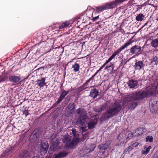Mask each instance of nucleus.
<instances>
[{
  "instance_id": "393cba45",
  "label": "nucleus",
  "mask_w": 158,
  "mask_h": 158,
  "mask_svg": "<svg viewBox=\"0 0 158 158\" xmlns=\"http://www.w3.org/2000/svg\"><path fill=\"white\" fill-rule=\"evenodd\" d=\"M151 44L152 47L154 48L157 47L158 46V39H155L153 40L151 43Z\"/></svg>"
},
{
  "instance_id": "f8f14e48",
  "label": "nucleus",
  "mask_w": 158,
  "mask_h": 158,
  "mask_svg": "<svg viewBox=\"0 0 158 158\" xmlns=\"http://www.w3.org/2000/svg\"><path fill=\"white\" fill-rule=\"evenodd\" d=\"M9 79L10 81L14 83H16L20 81L21 78L19 76L12 75L9 77Z\"/></svg>"
},
{
  "instance_id": "20e7f679",
  "label": "nucleus",
  "mask_w": 158,
  "mask_h": 158,
  "mask_svg": "<svg viewBox=\"0 0 158 158\" xmlns=\"http://www.w3.org/2000/svg\"><path fill=\"white\" fill-rule=\"evenodd\" d=\"M121 107L118 102L110 104L109 106L106 108V113L103 115V119L106 120L118 113L120 110Z\"/></svg>"
},
{
  "instance_id": "49530a36",
  "label": "nucleus",
  "mask_w": 158,
  "mask_h": 158,
  "mask_svg": "<svg viewBox=\"0 0 158 158\" xmlns=\"http://www.w3.org/2000/svg\"><path fill=\"white\" fill-rule=\"evenodd\" d=\"M148 148V150H150L152 148L151 146H149L148 148Z\"/></svg>"
},
{
  "instance_id": "c03bdc74",
  "label": "nucleus",
  "mask_w": 158,
  "mask_h": 158,
  "mask_svg": "<svg viewBox=\"0 0 158 158\" xmlns=\"http://www.w3.org/2000/svg\"><path fill=\"white\" fill-rule=\"evenodd\" d=\"M149 151L150 150H148V149L147 148L146 149V152H147L146 153H149Z\"/></svg>"
},
{
  "instance_id": "473e14b6",
  "label": "nucleus",
  "mask_w": 158,
  "mask_h": 158,
  "mask_svg": "<svg viewBox=\"0 0 158 158\" xmlns=\"http://www.w3.org/2000/svg\"><path fill=\"white\" fill-rule=\"evenodd\" d=\"M152 62H155V64H157L158 63V58L157 57H155L152 60Z\"/></svg>"
},
{
  "instance_id": "864d4df0",
  "label": "nucleus",
  "mask_w": 158,
  "mask_h": 158,
  "mask_svg": "<svg viewBox=\"0 0 158 158\" xmlns=\"http://www.w3.org/2000/svg\"><path fill=\"white\" fill-rule=\"evenodd\" d=\"M120 136V135H119L118 137V139H119V137Z\"/></svg>"
},
{
  "instance_id": "37998d69",
  "label": "nucleus",
  "mask_w": 158,
  "mask_h": 158,
  "mask_svg": "<svg viewBox=\"0 0 158 158\" xmlns=\"http://www.w3.org/2000/svg\"><path fill=\"white\" fill-rule=\"evenodd\" d=\"M110 66H108V65L106 66L105 68V69H107L109 67H110Z\"/></svg>"
},
{
  "instance_id": "f3484780",
  "label": "nucleus",
  "mask_w": 158,
  "mask_h": 158,
  "mask_svg": "<svg viewBox=\"0 0 158 158\" xmlns=\"http://www.w3.org/2000/svg\"><path fill=\"white\" fill-rule=\"evenodd\" d=\"M98 91L97 89H92L90 92V96L94 98H96L98 95Z\"/></svg>"
},
{
  "instance_id": "72a5a7b5",
  "label": "nucleus",
  "mask_w": 158,
  "mask_h": 158,
  "mask_svg": "<svg viewBox=\"0 0 158 158\" xmlns=\"http://www.w3.org/2000/svg\"><path fill=\"white\" fill-rule=\"evenodd\" d=\"M139 144V143L138 142H135L132 144L133 147H134V148H135L137 147Z\"/></svg>"
},
{
  "instance_id": "b1692460",
  "label": "nucleus",
  "mask_w": 158,
  "mask_h": 158,
  "mask_svg": "<svg viewBox=\"0 0 158 158\" xmlns=\"http://www.w3.org/2000/svg\"><path fill=\"white\" fill-rule=\"evenodd\" d=\"M106 9L105 5H103L101 6L98 7H97L96 11L98 13H99L102 11Z\"/></svg>"
},
{
  "instance_id": "2eb2a0df",
  "label": "nucleus",
  "mask_w": 158,
  "mask_h": 158,
  "mask_svg": "<svg viewBox=\"0 0 158 158\" xmlns=\"http://www.w3.org/2000/svg\"><path fill=\"white\" fill-rule=\"evenodd\" d=\"M68 154V153L65 151H63L54 155V158H61L64 157Z\"/></svg>"
},
{
  "instance_id": "5701e85b",
  "label": "nucleus",
  "mask_w": 158,
  "mask_h": 158,
  "mask_svg": "<svg viewBox=\"0 0 158 158\" xmlns=\"http://www.w3.org/2000/svg\"><path fill=\"white\" fill-rule=\"evenodd\" d=\"M37 138V136L36 133L34 131L31 135L30 137V140L32 142V140H35Z\"/></svg>"
},
{
  "instance_id": "0eeeda50",
  "label": "nucleus",
  "mask_w": 158,
  "mask_h": 158,
  "mask_svg": "<svg viewBox=\"0 0 158 158\" xmlns=\"http://www.w3.org/2000/svg\"><path fill=\"white\" fill-rule=\"evenodd\" d=\"M39 143H38V145H40L41 152L44 153H46L47 152L49 147L48 143L45 142L40 144H39Z\"/></svg>"
},
{
  "instance_id": "aec40b11",
  "label": "nucleus",
  "mask_w": 158,
  "mask_h": 158,
  "mask_svg": "<svg viewBox=\"0 0 158 158\" xmlns=\"http://www.w3.org/2000/svg\"><path fill=\"white\" fill-rule=\"evenodd\" d=\"M69 24V22L68 21H66L65 22L62 23L59 26V28L60 29H63L68 26Z\"/></svg>"
},
{
  "instance_id": "2f4dec72",
  "label": "nucleus",
  "mask_w": 158,
  "mask_h": 158,
  "mask_svg": "<svg viewBox=\"0 0 158 158\" xmlns=\"http://www.w3.org/2000/svg\"><path fill=\"white\" fill-rule=\"evenodd\" d=\"M153 140V137L152 136H147L146 139V141H149L151 142H152Z\"/></svg>"
},
{
  "instance_id": "4c0bfd02",
  "label": "nucleus",
  "mask_w": 158,
  "mask_h": 158,
  "mask_svg": "<svg viewBox=\"0 0 158 158\" xmlns=\"http://www.w3.org/2000/svg\"><path fill=\"white\" fill-rule=\"evenodd\" d=\"M147 152H146V151H143V150L142 151V154H144V155H146L148 153H146Z\"/></svg>"
},
{
  "instance_id": "4be33fe9",
  "label": "nucleus",
  "mask_w": 158,
  "mask_h": 158,
  "mask_svg": "<svg viewBox=\"0 0 158 158\" xmlns=\"http://www.w3.org/2000/svg\"><path fill=\"white\" fill-rule=\"evenodd\" d=\"M72 68L73 69V71L76 72L79 70L80 66L78 64L76 63L72 65Z\"/></svg>"
},
{
  "instance_id": "6ab92c4d",
  "label": "nucleus",
  "mask_w": 158,
  "mask_h": 158,
  "mask_svg": "<svg viewBox=\"0 0 158 158\" xmlns=\"http://www.w3.org/2000/svg\"><path fill=\"white\" fill-rule=\"evenodd\" d=\"M146 130L143 127L139 128L136 130L135 132L137 135H140L145 131Z\"/></svg>"
},
{
  "instance_id": "9b49d317",
  "label": "nucleus",
  "mask_w": 158,
  "mask_h": 158,
  "mask_svg": "<svg viewBox=\"0 0 158 158\" xmlns=\"http://www.w3.org/2000/svg\"><path fill=\"white\" fill-rule=\"evenodd\" d=\"M141 50V48L138 45H135L132 47L130 49V52L132 54H137Z\"/></svg>"
},
{
  "instance_id": "a18cd8bd",
  "label": "nucleus",
  "mask_w": 158,
  "mask_h": 158,
  "mask_svg": "<svg viewBox=\"0 0 158 158\" xmlns=\"http://www.w3.org/2000/svg\"><path fill=\"white\" fill-rule=\"evenodd\" d=\"M100 71H98V70L97 72L95 73L94 75V76H95L96 75H97V74L98 73V72H99Z\"/></svg>"
},
{
  "instance_id": "3c124183",
  "label": "nucleus",
  "mask_w": 158,
  "mask_h": 158,
  "mask_svg": "<svg viewBox=\"0 0 158 158\" xmlns=\"http://www.w3.org/2000/svg\"><path fill=\"white\" fill-rule=\"evenodd\" d=\"M86 138H83V140H85Z\"/></svg>"
},
{
  "instance_id": "f704fd0d",
  "label": "nucleus",
  "mask_w": 158,
  "mask_h": 158,
  "mask_svg": "<svg viewBox=\"0 0 158 158\" xmlns=\"http://www.w3.org/2000/svg\"><path fill=\"white\" fill-rule=\"evenodd\" d=\"M23 114L25 115L26 117L27 116L28 114V111L26 110H24L23 111Z\"/></svg>"
},
{
  "instance_id": "7ed1b4c3",
  "label": "nucleus",
  "mask_w": 158,
  "mask_h": 158,
  "mask_svg": "<svg viewBox=\"0 0 158 158\" xmlns=\"http://www.w3.org/2000/svg\"><path fill=\"white\" fill-rule=\"evenodd\" d=\"M152 94V93L150 94H149V91H140L138 92L133 93L129 95L124 100L123 105L126 106L127 105L126 104V103L127 102L128 103L130 101L142 99L145 97H148L149 95H151Z\"/></svg>"
},
{
  "instance_id": "5fc2aeb1",
  "label": "nucleus",
  "mask_w": 158,
  "mask_h": 158,
  "mask_svg": "<svg viewBox=\"0 0 158 158\" xmlns=\"http://www.w3.org/2000/svg\"><path fill=\"white\" fill-rule=\"evenodd\" d=\"M156 20H158V18H157V19H156Z\"/></svg>"
},
{
  "instance_id": "ddd939ff",
  "label": "nucleus",
  "mask_w": 158,
  "mask_h": 158,
  "mask_svg": "<svg viewBox=\"0 0 158 158\" xmlns=\"http://www.w3.org/2000/svg\"><path fill=\"white\" fill-rule=\"evenodd\" d=\"M144 66L143 62L142 61H136L134 67L135 70H139Z\"/></svg>"
},
{
  "instance_id": "7c9ffc66",
  "label": "nucleus",
  "mask_w": 158,
  "mask_h": 158,
  "mask_svg": "<svg viewBox=\"0 0 158 158\" xmlns=\"http://www.w3.org/2000/svg\"><path fill=\"white\" fill-rule=\"evenodd\" d=\"M137 104L136 102H132L131 103L130 106H129V107L131 109H134L137 106Z\"/></svg>"
},
{
  "instance_id": "de8ad7c7",
  "label": "nucleus",
  "mask_w": 158,
  "mask_h": 158,
  "mask_svg": "<svg viewBox=\"0 0 158 158\" xmlns=\"http://www.w3.org/2000/svg\"><path fill=\"white\" fill-rule=\"evenodd\" d=\"M32 158H39L38 156H34Z\"/></svg>"
},
{
  "instance_id": "603ef678",
  "label": "nucleus",
  "mask_w": 158,
  "mask_h": 158,
  "mask_svg": "<svg viewBox=\"0 0 158 158\" xmlns=\"http://www.w3.org/2000/svg\"><path fill=\"white\" fill-rule=\"evenodd\" d=\"M9 151H10V148L9 149ZM8 149H7V150H6V151H8Z\"/></svg>"
},
{
  "instance_id": "f03ea898",
  "label": "nucleus",
  "mask_w": 158,
  "mask_h": 158,
  "mask_svg": "<svg viewBox=\"0 0 158 158\" xmlns=\"http://www.w3.org/2000/svg\"><path fill=\"white\" fill-rule=\"evenodd\" d=\"M77 113L79 115L77 123L80 126V131L82 132H85L86 128L85 123H87L89 120V118L86 117V112L83 108H80L77 110Z\"/></svg>"
},
{
  "instance_id": "a211bd4d",
  "label": "nucleus",
  "mask_w": 158,
  "mask_h": 158,
  "mask_svg": "<svg viewBox=\"0 0 158 158\" xmlns=\"http://www.w3.org/2000/svg\"><path fill=\"white\" fill-rule=\"evenodd\" d=\"M110 144V142L108 143L101 144L99 146L98 148L101 150H105L108 148Z\"/></svg>"
},
{
  "instance_id": "09e8293b",
  "label": "nucleus",
  "mask_w": 158,
  "mask_h": 158,
  "mask_svg": "<svg viewBox=\"0 0 158 158\" xmlns=\"http://www.w3.org/2000/svg\"><path fill=\"white\" fill-rule=\"evenodd\" d=\"M71 106L73 107V109H74V104H72L71 105Z\"/></svg>"
},
{
  "instance_id": "8fccbe9b",
  "label": "nucleus",
  "mask_w": 158,
  "mask_h": 158,
  "mask_svg": "<svg viewBox=\"0 0 158 158\" xmlns=\"http://www.w3.org/2000/svg\"><path fill=\"white\" fill-rule=\"evenodd\" d=\"M130 146H131V147H132V148H133V149L134 148V147H133V145L132 144L131 145H130Z\"/></svg>"
},
{
  "instance_id": "f257e3e1",
  "label": "nucleus",
  "mask_w": 158,
  "mask_h": 158,
  "mask_svg": "<svg viewBox=\"0 0 158 158\" xmlns=\"http://www.w3.org/2000/svg\"><path fill=\"white\" fill-rule=\"evenodd\" d=\"M71 136L65 135L63 142L65 143L66 146L68 148H73L80 141L78 138V132L74 129L71 130L70 133Z\"/></svg>"
},
{
  "instance_id": "e433bc0d",
  "label": "nucleus",
  "mask_w": 158,
  "mask_h": 158,
  "mask_svg": "<svg viewBox=\"0 0 158 158\" xmlns=\"http://www.w3.org/2000/svg\"><path fill=\"white\" fill-rule=\"evenodd\" d=\"M95 148V147H94V148H93V149H92V150H89L88 149H87V151H86V152L87 153H89L90 152H91V151H93L94 150V149Z\"/></svg>"
},
{
  "instance_id": "4468645a",
  "label": "nucleus",
  "mask_w": 158,
  "mask_h": 158,
  "mask_svg": "<svg viewBox=\"0 0 158 158\" xmlns=\"http://www.w3.org/2000/svg\"><path fill=\"white\" fill-rule=\"evenodd\" d=\"M138 83L137 80H129L128 83V85L130 88H134L138 85Z\"/></svg>"
},
{
  "instance_id": "6e6552de",
  "label": "nucleus",
  "mask_w": 158,
  "mask_h": 158,
  "mask_svg": "<svg viewBox=\"0 0 158 158\" xmlns=\"http://www.w3.org/2000/svg\"><path fill=\"white\" fill-rule=\"evenodd\" d=\"M151 111L153 113H156V111L157 110V105L156 102L151 100L150 102Z\"/></svg>"
},
{
  "instance_id": "c9c22d12",
  "label": "nucleus",
  "mask_w": 158,
  "mask_h": 158,
  "mask_svg": "<svg viewBox=\"0 0 158 158\" xmlns=\"http://www.w3.org/2000/svg\"><path fill=\"white\" fill-rule=\"evenodd\" d=\"M114 56L112 54V55L108 60V61H109L110 62L112 60V59L114 58Z\"/></svg>"
},
{
  "instance_id": "a19ab883",
  "label": "nucleus",
  "mask_w": 158,
  "mask_h": 158,
  "mask_svg": "<svg viewBox=\"0 0 158 158\" xmlns=\"http://www.w3.org/2000/svg\"><path fill=\"white\" fill-rule=\"evenodd\" d=\"M46 158H53V157L52 156H48Z\"/></svg>"
},
{
  "instance_id": "dca6fc26",
  "label": "nucleus",
  "mask_w": 158,
  "mask_h": 158,
  "mask_svg": "<svg viewBox=\"0 0 158 158\" xmlns=\"http://www.w3.org/2000/svg\"><path fill=\"white\" fill-rule=\"evenodd\" d=\"M45 78H43L41 80H38L37 81L36 84L38 85L40 87H43L46 84L45 83Z\"/></svg>"
},
{
  "instance_id": "58836bf2",
  "label": "nucleus",
  "mask_w": 158,
  "mask_h": 158,
  "mask_svg": "<svg viewBox=\"0 0 158 158\" xmlns=\"http://www.w3.org/2000/svg\"><path fill=\"white\" fill-rule=\"evenodd\" d=\"M105 66V65L103 64L99 69L98 70V71H100L101 70L104 68V67Z\"/></svg>"
},
{
  "instance_id": "39448f33",
  "label": "nucleus",
  "mask_w": 158,
  "mask_h": 158,
  "mask_svg": "<svg viewBox=\"0 0 158 158\" xmlns=\"http://www.w3.org/2000/svg\"><path fill=\"white\" fill-rule=\"evenodd\" d=\"M87 16L90 19V16L92 18L93 21H96L99 18L98 13L92 8L90 6H88L87 7L86 12H85Z\"/></svg>"
},
{
  "instance_id": "bb28decb",
  "label": "nucleus",
  "mask_w": 158,
  "mask_h": 158,
  "mask_svg": "<svg viewBox=\"0 0 158 158\" xmlns=\"http://www.w3.org/2000/svg\"><path fill=\"white\" fill-rule=\"evenodd\" d=\"M108 106V104L107 103H105L103 104L101 106L100 109L98 111V112H101L104 109L106 108V107Z\"/></svg>"
},
{
  "instance_id": "c85d7f7f",
  "label": "nucleus",
  "mask_w": 158,
  "mask_h": 158,
  "mask_svg": "<svg viewBox=\"0 0 158 158\" xmlns=\"http://www.w3.org/2000/svg\"><path fill=\"white\" fill-rule=\"evenodd\" d=\"M29 152L26 151H24L22 153V156L23 158H26L28 156H29Z\"/></svg>"
},
{
  "instance_id": "79ce46f5",
  "label": "nucleus",
  "mask_w": 158,
  "mask_h": 158,
  "mask_svg": "<svg viewBox=\"0 0 158 158\" xmlns=\"http://www.w3.org/2000/svg\"><path fill=\"white\" fill-rule=\"evenodd\" d=\"M110 61H108V60H107L106 61V62L104 63V64L105 66L106 65V64L108 63Z\"/></svg>"
},
{
  "instance_id": "cd10ccee",
  "label": "nucleus",
  "mask_w": 158,
  "mask_h": 158,
  "mask_svg": "<svg viewBox=\"0 0 158 158\" xmlns=\"http://www.w3.org/2000/svg\"><path fill=\"white\" fill-rule=\"evenodd\" d=\"M92 78H89L88 80L86 82L81 86V88L82 89H85L86 87L87 86V84L90 82Z\"/></svg>"
},
{
  "instance_id": "423d86ee",
  "label": "nucleus",
  "mask_w": 158,
  "mask_h": 158,
  "mask_svg": "<svg viewBox=\"0 0 158 158\" xmlns=\"http://www.w3.org/2000/svg\"><path fill=\"white\" fill-rule=\"evenodd\" d=\"M133 42V41H132L131 39L130 40L127 42L125 43L123 46H122L119 48L113 54V55L114 56H115L116 55L118 54L123 50L124 49L128 46L131 44Z\"/></svg>"
},
{
  "instance_id": "9d476101",
  "label": "nucleus",
  "mask_w": 158,
  "mask_h": 158,
  "mask_svg": "<svg viewBox=\"0 0 158 158\" xmlns=\"http://www.w3.org/2000/svg\"><path fill=\"white\" fill-rule=\"evenodd\" d=\"M97 123V119L95 118V117H93L88 123V127L89 128H93L96 125Z\"/></svg>"
},
{
  "instance_id": "c756f323",
  "label": "nucleus",
  "mask_w": 158,
  "mask_h": 158,
  "mask_svg": "<svg viewBox=\"0 0 158 158\" xmlns=\"http://www.w3.org/2000/svg\"><path fill=\"white\" fill-rule=\"evenodd\" d=\"M133 150V148L130 145L127 148L125 149L124 151V153H129V152Z\"/></svg>"
},
{
  "instance_id": "a878e982",
  "label": "nucleus",
  "mask_w": 158,
  "mask_h": 158,
  "mask_svg": "<svg viewBox=\"0 0 158 158\" xmlns=\"http://www.w3.org/2000/svg\"><path fill=\"white\" fill-rule=\"evenodd\" d=\"M144 17L143 14H139L136 16V19L137 21H141L143 19Z\"/></svg>"
},
{
  "instance_id": "412c9836",
  "label": "nucleus",
  "mask_w": 158,
  "mask_h": 158,
  "mask_svg": "<svg viewBox=\"0 0 158 158\" xmlns=\"http://www.w3.org/2000/svg\"><path fill=\"white\" fill-rule=\"evenodd\" d=\"M68 93L69 91H64L61 94L60 97L58 99L59 102L61 101L64 98L65 96L68 94Z\"/></svg>"
},
{
  "instance_id": "1a4fd4ad",
  "label": "nucleus",
  "mask_w": 158,
  "mask_h": 158,
  "mask_svg": "<svg viewBox=\"0 0 158 158\" xmlns=\"http://www.w3.org/2000/svg\"><path fill=\"white\" fill-rule=\"evenodd\" d=\"M58 144L57 141L54 142L49 148V152L51 154L54 151L57 150L59 148Z\"/></svg>"
},
{
  "instance_id": "ea45409f",
  "label": "nucleus",
  "mask_w": 158,
  "mask_h": 158,
  "mask_svg": "<svg viewBox=\"0 0 158 158\" xmlns=\"http://www.w3.org/2000/svg\"><path fill=\"white\" fill-rule=\"evenodd\" d=\"M4 80L1 77H0V83L2 81H4Z\"/></svg>"
}]
</instances>
